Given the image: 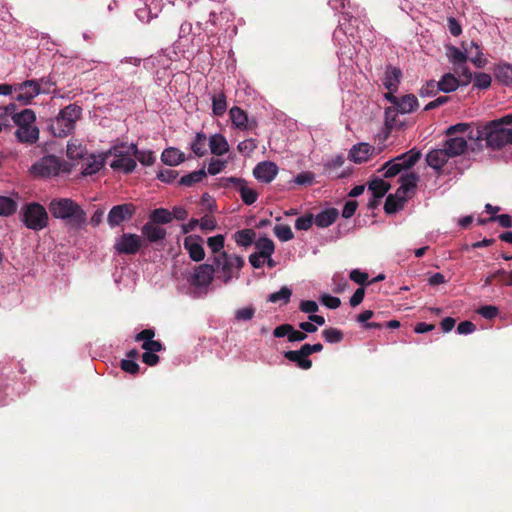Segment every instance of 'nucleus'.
I'll list each match as a JSON object with an SVG mask.
<instances>
[{
  "mask_svg": "<svg viewBox=\"0 0 512 512\" xmlns=\"http://www.w3.org/2000/svg\"><path fill=\"white\" fill-rule=\"evenodd\" d=\"M48 209L54 218L64 221L70 230H82L87 223L84 209L70 198H54L50 201Z\"/></svg>",
  "mask_w": 512,
  "mask_h": 512,
  "instance_id": "nucleus-1",
  "label": "nucleus"
},
{
  "mask_svg": "<svg viewBox=\"0 0 512 512\" xmlns=\"http://www.w3.org/2000/svg\"><path fill=\"white\" fill-rule=\"evenodd\" d=\"M469 140L475 142L485 141L486 147L498 150L512 142V128H501L500 123L490 121L483 126L471 130Z\"/></svg>",
  "mask_w": 512,
  "mask_h": 512,
  "instance_id": "nucleus-2",
  "label": "nucleus"
},
{
  "mask_svg": "<svg viewBox=\"0 0 512 512\" xmlns=\"http://www.w3.org/2000/svg\"><path fill=\"white\" fill-rule=\"evenodd\" d=\"M81 114L82 108L80 106L70 104L50 121L49 130L55 137H66L74 131L76 122L80 119Z\"/></svg>",
  "mask_w": 512,
  "mask_h": 512,
  "instance_id": "nucleus-3",
  "label": "nucleus"
},
{
  "mask_svg": "<svg viewBox=\"0 0 512 512\" xmlns=\"http://www.w3.org/2000/svg\"><path fill=\"white\" fill-rule=\"evenodd\" d=\"M13 121L17 125L15 136L21 143L33 144L39 139V129L35 125L36 116L33 110L24 109L13 115Z\"/></svg>",
  "mask_w": 512,
  "mask_h": 512,
  "instance_id": "nucleus-4",
  "label": "nucleus"
},
{
  "mask_svg": "<svg viewBox=\"0 0 512 512\" xmlns=\"http://www.w3.org/2000/svg\"><path fill=\"white\" fill-rule=\"evenodd\" d=\"M20 216L21 221L28 229L40 231L48 226V212L40 203H26L21 208Z\"/></svg>",
  "mask_w": 512,
  "mask_h": 512,
  "instance_id": "nucleus-5",
  "label": "nucleus"
},
{
  "mask_svg": "<svg viewBox=\"0 0 512 512\" xmlns=\"http://www.w3.org/2000/svg\"><path fill=\"white\" fill-rule=\"evenodd\" d=\"M214 264L221 270L224 283H228L233 278V268L241 269L244 259L239 255H229L223 251L214 256Z\"/></svg>",
  "mask_w": 512,
  "mask_h": 512,
  "instance_id": "nucleus-6",
  "label": "nucleus"
},
{
  "mask_svg": "<svg viewBox=\"0 0 512 512\" xmlns=\"http://www.w3.org/2000/svg\"><path fill=\"white\" fill-rule=\"evenodd\" d=\"M136 211L137 208L133 203L115 205L110 209L107 215V223L110 228L118 227L122 223L131 220Z\"/></svg>",
  "mask_w": 512,
  "mask_h": 512,
  "instance_id": "nucleus-7",
  "label": "nucleus"
},
{
  "mask_svg": "<svg viewBox=\"0 0 512 512\" xmlns=\"http://www.w3.org/2000/svg\"><path fill=\"white\" fill-rule=\"evenodd\" d=\"M142 238L137 234L123 233L115 242L114 249L118 254L135 255L142 247Z\"/></svg>",
  "mask_w": 512,
  "mask_h": 512,
  "instance_id": "nucleus-8",
  "label": "nucleus"
},
{
  "mask_svg": "<svg viewBox=\"0 0 512 512\" xmlns=\"http://www.w3.org/2000/svg\"><path fill=\"white\" fill-rule=\"evenodd\" d=\"M14 92L17 93L16 100L23 105H28L41 93V85L37 80H26L14 84Z\"/></svg>",
  "mask_w": 512,
  "mask_h": 512,
  "instance_id": "nucleus-9",
  "label": "nucleus"
},
{
  "mask_svg": "<svg viewBox=\"0 0 512 512\" xmlns=\"http://www.w3.org/2000/svg\"><path fill=\"white\" fill-rule=\"evenodd\" d=\"M223 186L229 187L233 186L236 190L239 191L242 201L246 205H252L257 201L258 193L256 190L249 188L247 186V182L242 178L229 177L223 178Z\"/></svg>",
  "mask_w": 512,
  "mask_h": 512,
  "instance_id": "nucleus-10",
  "label": "nucleus"
},
{
  "mask_svg": "<svg viewBox=\"0 0 512 512\" xmlns=\"http://www.w3.org/2000/svg\"><path fill=\"white\" fill-rule=\"evenodd\" d=\"M60 169V160L54 155L45 156L32 166L33 173L41 177L56 176Z\"/></svg>",
  "mask_w": 512,
  "mask_h": 512,
  "instance_id": "nucleus-11",
  "label": "nucleus"
},
{
  "mask_svg": "<svg viewBox=\"0 0 512 512\" xmlns=\"http://www.w3.org/2000/svg\"><path fill=\"white\" fill-rule=\"evenodd\" d=\"M215 269L213 265L201 264L195 268L191 277V284L196 287H207L213 281Z\"/></svg>",
  "mask_w": 512,
  "mask_h": 512,
  "instance_id": "nucleus-12",
  "label": "nucleus"
},
{
  "mask_svg": "<svg viewBox=\"0 0 512 512\" xmlns=\"http://www.w3.org/2000/svg\"><path fill=\"white\" fill-rule=\"evenodd\" d=\"M203 239L198 235H189L185 237L183 246L187 250L191 260L200 262L205 257V251L203 248Z\"/></svg>",
  "mask_w": 512,
  "mask_h": 512,
  "instance_id": "nucleus-13",
  "label": "nucleus"
},
{
  "mask_svg": "<svg viewBox=\"0 0 512 512\" xmlns=\"http://www.w3.org/2000/svg\"><path fill=\"white\" fill-rule=\"evenodd\" d=\"M278 173V167L274 162L263 161L258 163L254 170L253 175L255 178L263 183H270L274 180Z\"/></svg>",
  "mask_w": 512,
  "mask_h": 512,
  "instance_id": "nucleus-14",
  "label": "nucleus"
},
{
  "mask_svg": "<svg viewBox=\"0 0 512 512\" xmlns=\"http://www.w3.org/2000/svg\"><path fill=\"white\" fill-rule=\"evenodd\" d=\"M229 115L233 125L240 130L252 129L257 125L255 120L249 122L246 112L238 106L232 107Z\"/></svg>",
  "mask_w": 512,
  "mask_h": 512,
  "instance_id": "nucleus-15",
  "label": "nucleus"
},
{
  "mask_svg": "<svg viewBox=\"0 0 512 512\" xmlns=\"http://www.w3.org/2000/svg\"><path fill=\"white\" fill-rule=\"evenodd\" d=\"M444 142L443 148L449 154L450 158L462 155L468 148L467 140L464 137L448 136Z\"/></svg>",
  "mask_w": 512,
  "mask_h": 512,
  "instance_id": "nucleus-16",
  "label": "nucleus"
},
{
  "mask_svg": "<svg viewBox=\"0 0 512 512\" xmlns=\"http://www.w3.org/2000/svg\"><path fill=\"white\" fill-rule=\"evenodd\" d=\"M375 148L368 143H359L354 145L349 152V159L357 164L369 160Z\"/></svg>",
  "mask_w": 512,
  "mask_h": 512,
  "instance_id": "nucleus-17",
  "label": "nucleus"
},
{
  "mask_svg": "<svg viewBox=\"0 0 512 512\" xmlns=\"http://www.w3.org/2000/svg\"><path fill=\"white\" fill-rule=\"evenodd\" d=\"M402 77V71L398 67H394L392 65L386 66L383 85L389 91H397L400 79Z\"/></svg>",
  "mask_w": 512,
  "mask_h": 512,
  "instance_id": "nucleus-18",
  "label": "nucleus"
},
{
  "mask_svg": "<svg viewBox=\"0 0 512 512\" xmlns=\"http://www.w3.org/2000/svg\"><path fill=\"white\" fill-rule=\"evenodd\" d=\"M449 159L450 156L444 148L434 149L430 151L426 156V162L428 166L436 171H440Z\"/></svg>",
  "mask_w": 512,
  "mask_h": 512,
  "instance_id": "nucleus-19",
  "label": "nucleus"
},
{
  "mask_svg": "<svg viewBox=\"0 0 512 512\" xmlns=\"http://www.w3.org/2000/svg\"><path fill=\"white\" fill-rule=\"evenodd\" d=\"M142 235L151 243H156L165 239L166 230L155 223L148 221L141 229Z\"/></svg>",
  "mask_w": 512,
  "mask_h": 512,
  "instance_id": "nucleus-20",
  "label": "nucleus"
},
{
  "mask_svg": "<svg viewBox=\"0 0 512 512\" xmlns=\"http://www.w3.org/2000/svg\"><path fill=\"white\" fill-rule=\"evenodd\" d=\"M131 154L132 152L121 158L114 159L110 163V167L115 171H123L126 174L132 173L135 170L137 163L135 159L131 157Z\"/></svg>",
  "mask_w": 512,
  "mask_h": 512,
  "instance_id": "nucleus-21",
  "label": "nucleus"
},
{
  "mask_svg": "<svg viewBox=\"0 0 512 512\" xmlns=\"http://www.w3.org/2000/svg\"><path fill=\"white\" fill-rule=\"evenodd\" d=\"M339 212L336 208H328L318 213L314 218V223L321 228L332 225L338 218Z\"/></svg>",
  "mask_w": 512,
  "mask_h": 512,
  "instance_id": "nucleus-22",
  "label": "nucleus"
},
{
  "mask_svg": "<svg viewBox=\"0 0 512 512\" xmlns=\"http://www.w3.org/2000/svg\"><path fill=\"white\" fill-rule=\"evenodd\" d=\"M209 147L212 154L216 156L224 155L229 150L226 138L222 134H214L209 138Z\"/></svg>",
  "mask_w": 512,
  "mask_h": 512,
  "instance_id": "nucleus-23",
  "label": "nucleus"
},
{
  "mask_svg": "<svg viewBox=\"0 0 512 512\" xmlns=\"http://www.w3.org/2000/svg\"><path fill=\"white\" fill-rule=\"evenodd\" d=\"M161 160L168 166H176L185 160V156L179 149L170 147L162 152Z\"/></svg>",
  "mask_w": 512,
  "mask_h": 512,
  "instance_id": "nucleus-24",
  "label": "nucleus"
},
{
  "mask_svg": "<svg viewBox=\"0 0 512 512\" xmlns=\"http://www.w3.org/2000/svg\"><path fill=\"white\" fill-rule=\"evenodd\" d=\"M421 158L420 150L412 148L411 150L398 155L393 158L396 162L400 163L406 169L412 168Z\"/></svg>",
  "mask_w": 512,
  "mask_h": 512,
  "instance_id": "nucleus-25",
  "label": "nucleus"
},
{
  "mask_svg": "<svg viewBox=\"0 0 512 512\" xmlns=\"http://www.w3.org/2000/svg\"><path fill=\"white\" fill-rule=\"evenodd\" d=\"M418 99L413 94H407L398 98V104L394 106L401 114L410 113L418 107Z\"/></svg>",
  "mask_w": 512,
  "mask_h": 512,
  "instance_id": "nucleus-26",
  "label": "nucleus"
},
{
  "mask_svg": "<svg viewBox=\"0 0 512 512\" xmlns=\"http://www.w3.org/2000/svg\"><path fill=\"white\" fill-rule=\"evenodd\" d=\"M104 166V159L101 157H96L95 155H90L85 159L82 174L84 176H89L100 171Z\"/></svg>",
  "mask_w": 512,
  "mask_h": 512,
  "instance_id": "nucleus-27",
  "label": "nucleus"
},
{
  "mask_svg": "<svg viewBox=\"0 0 512 512\" xmlns=\"http://www.w3.org/2000/svg\"><path fill=\"white\" fill-rule=\"evenodd\" d=\"M494 76L503 85L508 86L512 84V64L503 63L497 65L494 69Z\"/></svg>",
  "mask_w": 512,
  "mask_h": 512,
  "instance_id": "nucleus-28",
  "label": "nucleus"
},
{
  "mask_svg": "<svg viewBox=\"0 0 512 512\" xmlns=\"http://www.w3.org/2000/svg\"><path fill=\"white\" fill-rule=\"evenodd\" d=\"M398 114L399 112L394 106L385 109V128L388 131L403 128L404 123L398 119Z\"/></svg>",
  "mask_w": 512,
  "mask_h": 512,
  "instance_id": "nucleus-29",
  "label": "nucleus"
},
{
  "mask_svg": "<svg viewBox=\"0 0 512 512\" xmlns=\"http://www.w3.org/2000/svg\"><path fill=\"white\" fill-rule=\"evenodd\" d=\"M284 357L295 363L296 366L303 370H308L312 367V361L301 355L298 350H289L284 352Z\"/></svg>",
  "mask_w": 512,
  "mask_h": 512,
  "instance_id": "nucleus-30",
  "label": "nucleus"
},
{
  "mask_svg": "<svg viewBox=\"0 0 512 512\" xmlns=\"http://www.w3.org/2000/svg\"><path fill=\"white\" fill-rule=\"evenodd\" d=\"M390 183L381 178H374L368 183V190L371 191L375 198H382L390 190Z\"/></svg>",
  "mask_w": 512,
  "mask_h": 512,
  "instance_id": "nucleus-31",
  "label": "nucleus"
},
{
  "mask_svg": "<svg viewBox=\"0 0 512 512\" xmlns=\"http://www.w3.org/2000/svg\"><path fill=\"white\" fill-rule=\"evenodd\" d=\"M460 84L459 79L452 73H446L438 81L439 90L445 93L455 91Z\"/></svg>",
  "mask_w": 512,
  "mask_h": 512,
  "instance_id": "nucleus-32",
  "label": "nucleus"
},
{
  "mask_svg": "<svg viewBox=\"0 0 512 512\" xmlns=\"http://www.w3.org/2000/svg\"><path fill=\"white\" fill-rule=\"evenodd\" d=\"M66 153L69 159L77 160L84 159L87 150L78 140H71L68 142Z\"/></svg>",
  "mask_w": 512,
  "mask_h": 512,
  "instance_id": "nucleus-33",
  "label": "nucleus"
},
{
  "mask_svg": "<svg viewBox=\"0 0 512 512\" xmlns=\"http://www.w3.org/2000/svg\"><path fill=\"white\" fill-rule=\"evenodd\" d=\"M212 111L215 116H223L227 110L226 95L223 91L215 93L212 98Z\"/></svg>",
  "mask_w": 512,
  "mask_h": 512,
  "instance_id": "nucleus-34",
  "label": "nucleus"
},
{
  "mask_svg": "<svg viewBox=\"0 0 512 512\" xmlns=\"http://www.w3.org/2000/svg\"><path fill=\"white\" fill-rule=\"evenodd\" d=\"M207 176V172L204 168L193 171L187 175H184L180 178L178 184L181 186L191 187L196 183L201 182Z\"/></svg>",
  "mask_w": 512,
  "mask_h": 512,
  "instance_id": "nucleus-35",
  "label": "nucleus"
},
{
  "mask_svg": "<svg viewBox=\"0 0 512 512\" xmlns=\"http://www.w3.org/2000/svg\"><path fill=\"white\" fill-rule=\"evenodd\" d=\"M255 238L256 233L252 229H242L234 234L235 242L237 245L242 247L250 246L252 243H254Z\"/></svg>",
  "mask_w": 512,
  "mask_h": 512,
  "instance_id": "nucleus-36",
  "label": "nucleus"
},
{
  "mask_svg": "<svg viewBox=\"0 0 512 512\" xmlns=\"http://www.w3.org/2000/svg\"><path fill=\"white\" fill-rule=\"evenodd\" d=\"M130 150L132 151L133 156L142 164L145 166L152 165L156 157L152 151H142L137 148L135 144L130 145Z\"/></svg>",
  "mask_w": 512,
  "mask_h": 512,
  "instance_id": "nucleus-37",
  "label": "nucleus"
},
{
  "mask_svg": "<svg viewBox=\"0 0 512 512\" xmlns=\"http://www.w3.org/2000/svg\"><path fill=\"white\" fill-rule=\"evenodd\" d=\"M149 221L158 226L159 224H167L172 221V214L165 208H157L151 212Z\"/></svg>",
  "mask_w": 512,
  "mask_h": 512,
  "instance_id": "nucleus-38",
  "label": "nucleus"
},
{
  "mask_svg": "<svg viewBox=\"0 0 512 512\" xmlns=\"http://www.w3.org/2000/svg\"><path fill=\"white\" fill-rule=\"evenodd\" d=\"M401 191L402 192H410L417 187V183L419 181V176L415 172H410L402 175L399 179Z\"/></svg>",
  "mask_w": 512,
  "mask_h": 512,
  "instance_id": "nucleus-39",
  "label": "nucleus"
},
{
  "mask_svg": "<svg viewBox=\"0 0 512 512\" xmlns=\"http://www.w3.org/2000/svg\"><path fill=\"white\" fill-rule=\"evenodd\" d=\"M402 170H407L400 163L396 162L394 159H391L385 162L382 167L379 169V172L384 171V178H392L398 175Z\"/></svg>",
  "mask_w": 512,
  "mask_h": 512,
  "instance_id": "nucleus-40",
  "label": "nucleus"
},
{
  "mask_svg": "<svg viewBox=\"0 0 512 512\" xmlns=\"http://www.w3.org/2000/svg\"><path fill=\"white\" fill-rule=\"evenodd\" d=\"M207 137L203 132H198L191 143V150L198 157H202L207 153L206 149Z\"/></svg>",
  "mask_w": 512,
  "mask_h": 512,
  "instance_id": "nucleus-41",
  "label": "nucleus"
},
{
  "mask_svg": "<svg viewBox=\"0 0 512 512\" xmlns=\"http://www.w3.org/2000/svg\"><path fill=\"white\" fill-rule=\"evenodd\" d=\"M255 246L263 257H270L275 249L273 241L268 237H260L255 242Z\"/></svg>",
  "mask_w": 512,
  "mask_h": 512,
  "instance_id": "nucleus-42",
  "label": "nucleus"
},
{
  "mask_svg": "<svg viewBox=\"0 0 512 512\" xmlns=\"http://www.w3.org/2000/svg\"><path fill=\"white\" fill-rule=\"evenodd\" d=\"M16 202L6 196H0V216H10L16 212Z\"/></svg>",
  "mask_w": 512,
  "mask_h": 512,
  "instance_id": "nucleus-43",
  "label": "nucleus"
},
{
  "mask_svg": "<svg viewBox=\"0 0 512 512\" xmlns=\"http://www.w3.org/2000/svg\"><path fill=\"white\" fill-rule=\"evenodd\" d=\"M292 290L286 286H283L279 291L271 293L268 297V301L272 303L282 302L287 304L290 301Z\"/></svg>",
  "mask_w": 512,
  "mask_h": 512,
  "instance_id": "nucleus-44",
  "label": "nucleus"
},
{
  "mask_svg": "<svg viewBox=\"0 0 512 512\" xmlns=\"http://www.w3.org/2000/svg\"><path fill=\"white\" fill-rule=\"evenodd\" d=\"M448 57L449 61L453 63L454 66L464 64L468 59L466 52L461 51L455 46L448 48Z\"/></svg>",
  "mask_w": 512,
  "mask_h": 512,
  "instance_id": "nucleus-45",
  "label": "nucleus"
},
{
  "mask_svg": "<svg viewBox=\"0 0 512 512\" xmlns=\"http://www.w3.org/2000/svg\"><path fill=\"white\" fill-rule=\"evenodd\" d=\"M322 337L326 342L335 344L343 340L344 334L337 328H327L322 331Z\"/></svg>",
  "mask_w": 512,
  "mask_h": 512,
  "instance_id": "nucleus-46",
  "label": "nucleus"
},
{
  "mask_svg": "<svg viewBox=\"0 0 512 512\" xmlns=\"http://www.w3.org/2000/svg\"><path fill=\"white\" fill-rule=\"evenodd\" d=\"M405 203L397 199L395 196L388 195L384 204L386 214H394L403 209Z\"/></svg>",
  "mask_w": 512,
  "mask_h": 512,
  "instance_id": "nucleus-47",
  "label": "nucleus"
},
{
  "mask_svg": "<svg viewBox=\"0 0 512 512\" xmlns=\"http://www.w3.org/2000/svg\"><path fill=\"white\" fill-rule=\"evenodd\" d=\"M225 237L222 234H218L207 239V245L211 251L215 254H220L224 248Z\"/></svg>",
  "mask_w": 512,
  "mask_h": 512,
  "instance_id": "nucleus-48",
  "label": "nucleus"
},
{
  "mask_svg": "<svg viewBox=\"0 0 512 512\" xmlns=\"http://www.w3.org/2000/svg\"><path fill=\"white\" fill-rule=\"evenodd\" d=\"M273 231L280 241L287 242L294 238V234L289 225H276Z\"/></svg>",
  "mask_w": 512,
  "mask_h": 512,
  "instance_id": "nucleus-49",
  "label": "nucleus"
},
{
  "mask_svg": "<svg viewBox=\"0 0 512 512\" xmlns=\"http://www.w3.org/2000/svg\"><path fill=\"white\" fill-rule=\"evenodd\" d=\"M455 74L458 75L459 81L462 85H468L472 80V72L469 67L464 64L457 65L454 68Z\"/></svg>",
  "mask_w": 512,
  "mask_h": 512,
  "instance_id": "nucleus-50",
  "label": "nucleus"
},
{
  "mask_svg": "<svg viewBox=\"0 0 512 512\" xmlns=\"http://www.w3.org/2000/svg\"><path fill=\"white\" fill-rule=\"evenodd\" d=\"M473 130L471 128V125L468 123H457L455 125H451L447 128L445 134L446 136H455L458 133H466L467 136L469 135V132Z\"/></svg>",
  "mask_w": 512,
  "mask_h": 512,
  "instance_id": "nucleus-51",
  "label": "nucleus"
},
{
  "mask_svg": "<svg viewBox=\"0 0 512 512\" xmlns=\"http://www.w3.org/2000/svg\"><path fill=\"white\" fill-rule=\"evenodd\" d=\"M314 223V217L312 214H306L304 216L298 217L295 221V228L297 230H309Z\"/></svg>",
  "mask_w": 512,
  "mask_h": 512,
  "instance_id": "nucleus-52",
  "label": "nucleus"
},
{
  "mask_svg": "<svg viewBox=\"0 0 512 512\" xmlns=\"http://www.w3.org/2000/svg\"><path fill=\"white\" fill-rule=\"evenodd\" d=\"M439 90L438 82L435 80H429L420 89L419 95L422 97H429L435 95Z\"/></svg>",
  "mask_w": 512,
  "mask_h": 512,
  "instance_id": "nucleus-53",
  "label": "nucleus"
},
{
  "mask_svg": "<svg viewBox=\"0 0 512 512\" xmlns=\"http://www.w3.org/2000/svg\"><path fill=\"white\" fill-rule=\"evenodd\" d=\"M492 82L491 76L487 73H477L474 77V86L480 89H487Z\"/></svg>",
  "mask_w": 512,
  "mask_h": 512,
  "instance_id": "nucleus-54",
  "label": "nucleus"
},
{
  "mask_svg": "<svg viewBox=\"0 0 512 512\" xmlns=\"http://www.w3.org/2000/svg\"><path fill=\"white\" fill-rule=\"evenodd\" d=\"M472 46H475V55L470 58V61L477 68H483L487 64V60L484 58L480 46L476 42H472Z\"/></svg>",
  "mask_w": 512,
  "mask_h": 512,
  "instance_id": "nucleus-55",
  "label": "nucleus"
},
{
  "mask_svg": "<svg viewBox=\"0 0 512 512\" xmlns=\"http://www.w3.org/2000/svg\"><path fill=\"white\" fill-rule=\"evenodd\" d=\"M120 368L129 374L136 375L140 371V366L136 361L130 359H122L120 362Z\"/></svg>",
  "mask_w": 512,
  "mask_h": 512,
  "instance_id": "nucleus-56",
  "label": "nucleus"
},
{
  "mask_svg": "<svg viewBox=\"0 0 512 512\" xmlns=\"http://www.w3.org/2000/svg\"><path fill=\"white\" fill-rule=\"evenodd\" d=\"M178 177V171L172 169H161L157 178L164 183H171Z\"/></svg>",
  "mask_w": 512,
  "mask_h": 512,
  "instance_id": "nucleus-57",
  "label": "nucleus"
},
{
  "mask_svg": "<svg viewBox=\"0 0 512 512\" xmlns=\"http://www.w3.org/2000/svg\"><path fill=\"white\" fill-rule=\"evenodd\" d=\"M255 315V308L252 306L238 309L235 313V319L238 321L251 320Z\"/></svg>",
  "mask_w": 512,
  "mask_h": 512,
  "instance_id": "nucleus-58",
  "label": "nucleus"
},
{
  "mask_svg": "<svg viewBox=\"0 0 512 512\" xmlns=\"http://www.w3.org/2000/svg\"><path fill=\"white\" fill-rule=\"evenodd\" d=\"M349 278L359 285H365L368 282L369 275L359 269H354L350 272Z\"/></svg>",
  "mask_w": 512,
  "mask_h": 512,
  "instance_id": "nucleus-59",
  "label": "nucleus"
},
{
  "mask_svg": "<svg viewBox=\"0 0 512 512\" xmlns=\"http://www.w3.org/2000/svg\"><path fill=\"white\" fill-rule=\"evenodd\" d=\"M225 167H226V161L212 158L209 163L207 173H209L210 175H216V174L220 173L221 171H223Z\"/></svg>",
  "mask_w": 512,
  "mask_h": 512,
  "instance_id": "nucleus-60",
  "label": "nucleus"
},
{
  "mask_svg": "<svg viewBox=\"0 0 512 512\" xmlns=\"http://www.w3.org/2000/svg\"><path fill=\"white\" fill-rule=\"evenodd\" d=\"M238 151L241 153H251L257 148L255 139H246L238 144Z\"/></svg>",
  "mask_w": 512,
  "mask_h": 512,
  "instance_id": "nucleus-61",
  "label": "nucleus"
},
{
  "mask_svg": "<svg viewBox=\"0 0 512 512\" xmlns=\"http://www.w3.org/2000/svg\"><path fill=\"white\" fill-rule=\"evenodd\" d=\"M333 282L335 284V288L333 289L335 293H342L349 287L348 281L339 274L334 275Z\"/></svg>",
  "mask_w": 512,
  "mask_h": 512,
  "instance_id": "nucleus-62",
  "label": "nucleus"
},
{
  "mask_svg": "<svg viewBox=\"0 0 512 512\" xmlns=\"http://www.w3.org/2000/svg\"><path fill=\"white\" fill-rule=\"evenodd\" d=\"M142 349L148 352L157 353L164 350L163 344L159 340L145 341L142 343Z\"/></svg>",
  "mask_w": 512,
  "mask_h": 512,
  "instance_id": "nucleus-63",
  "label": "nucleus"
},
{
  "mask_svg": "<svg viewBox=\"0 0 512 512\" xmlns=\"http://www.w3.org/2000/svg\"><path fill=\"white\" fill-rule=\"evenodd\" d=\"M299 309L304 313L312 315L318 311V304L312 300H303L300 302Z\"/></svg>",
  "mask_w": 512,
  "mask_h": 512,
  "instance_id": "nucleus-64",
  "label": "nucleus"
}]
</instances>
